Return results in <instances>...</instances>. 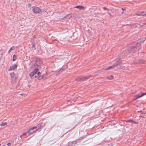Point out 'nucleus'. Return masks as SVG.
Returning a JSON list of instances; mask_svg holds the SVG:
<instances>
[{
  "instance_id": "nucleus-5",
  "label": "nucleus",
  "mask_w": 146,
  "mask_h": 146,
  "mask_svg": "<svg viewBox=\"0 0 146 146\" xmlns=\"http://www.w3.org/2000/svg\"><path fill=\"white\" fill-rule=\"evenodd\" d=\"M38 70V68H35L34 70L31 72L29 74L30 76H33L37 72Z\"/></svg>"
},
{
  "instance_id": "nucleus-30",
  "label": "nucleus",
  "mask_w": 146,
  "mask_h": 146,
  "mask_svg": "<svg viewBox=\"0 0 146 146\" xmlns=\"http://www.w3.org/2000/svg\"><path fill=\"white\" fill-rule=\"evenodd\" d=\"M11 144V143H7V145L9 146Z\"/></svg>"
},
{
  "instance_id": "nucleus-38",
  "label": "nucleus",
  "mask_w": 146,
  "mask_h": 146,
  "mask_svg": "<svg viewBox=\"0 0 146 146\" xmlns=\"http://www.w3.org/2000/svg\"><path fill=\"white\" fill-rule=\"evenodd\" d=\"M0 145H1V144H0Z\"/></svg>"
},
{
  "instance_id": "nucleus-37",
  "label": "nucleus",
  "mask_w": 146,
  "mask_h": 146,
  "mask_svg": "<svg viewBox=\"0 0 146 146\" xmlns=\"http://www.w3.org/2000/svg\"><path fill=\"white\" fill-rule=\"evenodd\" d=\"M143 24V25H145V24Z\"/></svg>"
},
{
  "instance_id": "nucleus-22",
  "label": "nucleus",
  "mask_w": 146,
  "mask_h": 146,
  "mask_svg": "<svg viewBox=\"0 0 146 146\" xmlns=\"http://www.w3.org/2000/svg\"><path fill=\"white\" fill-rule=\"evenodd\" d=\"M135 45H137V46L139 45L140 44V43L137 42H135Z\"/></svg>"
},
{
  "instance_id": "nucleus-28",
  "label": "nucleus",
  "mask_w": 146,
  "mask_h": 146,
  "mask_svg": "<svg viewBox=\"0 0 146 146\" xmlns=\"http://www.w3.org/2000/svg\"><path fill=\"white\" fill-rule=\"evenodd\" d=\"M121 10L123 11L124 10H125V8H123L121 9Z\"/></svg>"
},
{
  "instance_id": "nucleus-21",
  "label": "nucleus",
  "mask_w": 146,
  "mask_h": 146,
  "mask_svg": "<svg viewBox=\"0 0 146 146\" xmlns=\"http://www.w3.org/2000/svg\"><path fill=\"white\" fill-rule=\"evenodd\" d=\"M37 62H38V60H37V61H36V66H40V64L39 63H37Z\"/></svg>"
},
{
  "instance_id": "nucleus-1",
  "label": "nucleus",
  "mask_w": 146,
  "mask_h": 146,
  "mask_svg": "<svg viewBox=\"0 0 146 146\" xmlns=\"http://www.w3.org/2000/svg\"><path fill=\"white\" fill-rule=\"evenodd\" d=\"M45 125V124L44 123H41L38 124L36 127V129L35 130L31 132V133H33L36 131H37L39 129L43 127H44Z\"/></svg>"
},
{
  "instance_id": "nucleus-34",
  "label": "nucleus",
  "mask_w": 146,
  "mask_h": 146,
  "mask_svg": "<svg viewBox=\"0 0 146 146\" xmlns=\"http://www.w3.org/2000/svg\"><path fill=\"white\" fill-rule=\"evenodd\" d=\"M29 6H31V4H29Z\"/></svg>"
},
{
  "instance_id": "nucleus-15",
  "label": "nucleus",
  "mask_w": 146,
  "mask_h": 146,
  "mask_svg": "<svg viewBox=\"0 0 146 146\" xmlns=\"http://www.w3.org/2000/svg\"><path fill=\"white\" fill-rule=\"evenodd\" d=\"M36 129V127H33L30 129L28 130L29 131V132H33V131H33L35 129Z\"/></svg>"
},
{
  "instance_id": "nucleus-8",
  "label": "nucleus",
  "mask_w": 146,
  "mask_h": 146,
  "mask_svg": "<svg viewBox=\"0 0 146 146\" xmlns=\"http://www.w3.org/2000/svg\"><path fill=\"white\" fill-rule=\"evenodd\" d=\"M17 67V65L16 64H14L12 66H11L9 69V70H13Z\"/></svg>"
},
{
  "instance_id": "nucleus-29",
  "label": "nucleus",
  "mask_w": 146,
  "mask_h": 146,
  "mask_svg": "<svg viewBox=\"0 0 146 146\" xmlns=\"http://www.w3.org/2000/svg\"><path fill=\"white\" fill-rule=\"evenodd\" d=\"M134 123L135 124H137V122H136V121H133V122H132V123Z\"/></svg>"
},
{
  "instance_id": "nucleus-11",
  "label": "nucleus",
  "mask_w": 146,
  "mask_h": 146,
  "mask_svg": "<svg viewBox=\"0 0 146 146\" xmlns=\"http://www.w3.org/2000/svg\"><path fill=\"white\" fill-rule=\"evenodd\" d=\"M75 8L78 9L80 10H84V6H82L79 5V6H76L75 7Z\"/></svg>"
},
{
  "instance_id": "nucleus-4",
  "label": "nucleus",
  "mask_w": 146,
  "mask_h": 146,
  "mask_svg": "<svg viewBox=\"0 0 146 146\" xmlns=\"http://www.w3.org/2000/svg\"><path fill=\"white\" fill-rule=\"evenodd\" d=\"M145 61L143 60H135L133 61L134 64H139L144 63Z\"/></svg>"
},
{
  "instance_id": "nucleus-17",
  "label": "nucleus",
  "mask_w": 146,
  "mask_h": 146,
  "mask_svg": "<svg viewBox=\"0 0 146 146\" xmlns=\"http://www.w3.org/2000/svg\"><path fill=\"white\" fill-rule=\"evenodd\" d=\"M15 48V47L14 46H12L11 47L9 50L8 51V53H9L12 50H14Z\"/></svg>"
},
{
  "instance_id": "nucleus-18",
  "label": "nucleus",
  "mask_w": 146,
  "mask_h": 146,
  "mask_svg": "<svg viewBox=\"0 0 146 146\" xmlns=\"http://www.w3.org/2000/svg\"><path fill=\"white\" fill-rule=\"evenodd\" d=\"M113 78V76L112 75H111L108 78V79L110 80H111Z\"/></svg>"
},
{
  "instance_id": "nucleus-26",
  "label": "nucleus",
  "mask_w": 146,
  "mask_h": 146,
  "mask_svg": "<svg viewBox=\"0 0 146 146\" xmlns=\"http://www.w3.org/2000/svg\"><path fill=\"white\" fill-rule=\"evenodd\" d=\"M62 71H63L62 69H60V70L59 71V73L58 74H60L61 72H62Z\"/></svg>"
},
{
  "instance_id": "nucleus-13",
  "label": "nucleus",
  "mask_w": 146,
  "mask_h": 146,
  "mask_svg": "<svg viewBox=\"0 0 146 146\" xmlns=\"http://www.w3.org/2000/svg\"><path fill=\"white\" fill-rule=\"evenodd\" d=\"M7 124V122H2L0 124V126H4Z\"/></svg>"
},
{
  "instance_id": "nucleus-14",
  "label": "nucleus",
  "mask_w": 146,
  "mask_h": 146,
  "mask_svg": "<svg viewBox=\"0 0 146 146\" xmlns=\"http://www.w3.org/2000/svg\"><path fill=\"white\" fill-rule=\"evenodd\" d=\"M44 75L45 74H44L43 75H42L41 76H39L38 78V79L39 80H41L43 78Z\"/></svg>"
},
{
  "instance_id": "nucleus-16",
  "label": "nucleus",
  "mask_w": 146,
  "mask_h": 146,
  "mask_svg": "<svg viewBox=\"0 0 146 146\" xmlns=\"http://www.w3.org/2000/svg\"><path fill=\"white\" fill-rule=\"evenodd\" d=\"M72 15L70 14H68L64 17L66 19H69L71 17Z\"/></svg>"
},
{
  "instance_id": "nucleus-12",
  "label": "nucleus",
  "mask_w": 146,
  "mask_h": 146,
  "mask_svg": "<svg viewBox=\"0 0 146 146\" xmlns=\"http://www.w3.org/2000/svg\"><path fill=\"white\" fill-rule=\"evenodd\" d=\"M29 131H28H28H26V132H24V133H23L22 135H21V136H20V137H21V136H22V135H26V134H27V133H28L29 134V135H30V134H32V133H31V132H29Z\"/></svg>"
},
{
  "instance_id": "nucleus-10",
  "label": "nucleus",
  "mask_w": 146,
  "mask_h": 146,
  "mask_svg": "<svg viewBox=\"0 0 146 146\" xmlns=\"http://www.w3.org/2000/svg\"><path fill=\"white\" fill-rule=\"evenodd\" d=\"M145 95H146V93H143L140 96H138L137 95L136 96V98L133 99V100H136L141 97H142L143 96H144Z\"/></svg>"
},
{
  "instance_id": "nucleus-24",
  "label": "nucleus",
  "mask_w": 146,
  "mask_h": 146,
  "mask_svg": "<svg viewBox=\"0 0 146 146\" xmlns=\"http://www.w3.org/2000/svg\"><path fill=\"white\" fill-rule=\"evenodd\" d=\"M90 76H85V77H84V79H88ZM83 80H84V79Z\"/></svg>"
},
{
  "instance_id": "nucleus-32",
  "label": "nucleus",
  "mask_w": 146,
  "mask_h": 146,
  "mask_svg": "<svg viewBox=\"0 0 146 146\" xmlns=\"http://www.w3.org/2000/svg\"><path fill=\"white\" fill-rule=\"evenodd\" d=\"M108 13L109 15H111V14L110 13Z\"/></svg>"
},
{
  "instance_id": "nucleus-36",
  "label": "nucleus",
  "mask_w": 146,
  "mask_h": 146,
  "mask_svg": "<svg viewBox=\"0 0 146 146\" xmlns=\"http://www.w3.org/2000/svg\"><path fill=\"white\" fill-rule=\"evenodd\" d=\"M121 13H123V12H122Z\"/></svg>"
},
{
  "instance_id": "nucleus-33",
  "label": "nucleus",
  "mask_w": 146,
  "mask_h": 146,
  "mask_svg": "<svg viewBox=\"0 0 146 146\" xmlns=\"http://www.w3.org/2000/svg\"><path fill=\"white\" fill-rule=\"evenodd\" d=\"M10 74L11 75V77H13V76H12V73H11Z\"/></svg>"
},
{
  "instance_id": "nucleus-35",
  "label": "nucleus",
  "mask_w": 146,
  "mask_h": 146,
  "mask_svg": "<svg viewBox=\"0 0 146 146\" xmlns=\"http://www.w3.org/2000/svg\"><path fill=\"white\" fill-rule=\"evenodd\" d=\"M20 95H23V94H20Z\"/></svg>"
},
{
  "instance_id": "nucleus-3",
  "label": "nucleus",
  "mask_w": 146,
  "mask_h": 146,
  "mask_svg": "<svg viewBox=\"0 0 146 146\" xmlns=\"http://www.w3.org/2000/svg\"><path fill=\"white\" fill-rule=\"evenodd\" d=\"M120 60L118 62H117L116 63L114 64L113 66H109L106 68V70H108L111 68L113 69L115 68V67H116L118 65L120 64L119 62H120Z\"/></svg>"
},
{
  "instance_id": "nucleus-31",
  "label": "nucleus",
  "mask_w": 146,
  "mask_h": 146,
  "mask_svg": "<svg viewBox=\"0 0 146 146\" xmlns=\"http://www.w3.org/2000/svg\"><path fill=\"white\" fill-rule=\"evenodd\" d=\"M40 74H41V73L40 72H38L37 73V74H38V75H39Z\"/></svg>"
},
{
  "instance_id": "nucleus-6",
  "label": "nucleus",
  "mask_w": 146,
  "mask_h": 146,
  "mask_svg": "<svg viewBox=\"0 0 146 146\" xmlns=\"http://www.w3.org/2000/svg\"><path fill=\"white\" fill-rule=\"evenodd\" d=\"M136 15L138 16H145L146 15V12H145L144 11L136 13Z\"/></svg>"
},
{
  "instance_id": "nucleus-19",
  "label": "nucleus",
  "mask_w": 146,
  "mask_h": 146,
  "mask_svg": "<svg viewBox=\"0 0 146 146\" xmlns=\"http://www.w3.org/2000/svg\"><path fill=\"white\" fill-rule=\"evenodd\" d=\"M17 59V57L15 55H14L13 56V61H15Z\"/></svg>"
},
{
  "instance_id": "nucleus-2",
  "label": "nucleus",
  "mask_w": 146,
  "mask_h": 146,
  "mask_svg": "<svg viewBox=\"0 0 146 146\" xmlns=\"http://www.w3.org/2000/svg\"><path fill=\"white\" fill-rule=\"evenodd\" d=\"M32 9L33 11L35 13H40L41 12V9L39 7L33 6Z\"/></svg>"
},
{
  "instance_id": "nucleus-27",
  "label": "nucleus",
  "mask_w": 146,
  "mask_h": 146,
  "mask_svg": "<svg viewBox=\"0 0 146 146\" xmlns=\"http://www.w3.org/2000/svg\"><path fill=\"white\" fill-rule=\"evenodd\" d=\"M103 9H104V10H107L108 11V9H107L106 7H103Z\"/></svg>"
},
{
  "instance_id": "nucleus-7",
  "label": "nucleus",
  "mask_w": 146,
  "mask_h": 146,
  "mask_svg": "<svg viewBox=\"0 0 146 146\" xmlns=\"http://www.w3.org/2000/svg\"><path fill=\"white\" fill-rule=\"evenodd\" d=\"M136 46H131L130 48L129 51L130 52H134L135 50V48Z\"/></svg>"
},
{
  "instance_id": "nucleus-25",
  "label": "nucleus",
  "mask_w": 146,
  "mask_h": 146,
  "mask_svg": "<svg viewBox=\"0 0 146 146\" xmlns=\"http://www.w3.org/2000/svg\"><path fill=\"white\" fill-rule=\"evenodd\" d=\"M121 69H122L123 70H125L126 69V68L125 67H120Z\"/></svg>"
},
{
  "instance_id": "nucleus-20",
  "label": "nucleus",
  "mask_w": 146,
  "mask_h": 146,
  "mask_svg": "<svg viewBox=\"0 0 146 146\" xmlns=\"http://www.w3.org/2000/svg\"><path fill=\"white\" fill-rule=\"evenodd\" d=\"M3 54L1 50H0V60H1V58L2 56V55Z\"/></svg>"
},
{
  "instance_id": "nucleus-23",
  "label": "nucleus",
  "mask_w": 146,
  "mask_h": 146,
  "mask_svg": "<svg viewBox=\"0 0 146 146\" xmlns=\"http://www.w3.org/2000/svg\"><path fill=\"white\" fill-rule=\"evenodd\" d=\"M126 122H131V123H132V122H133V120H128Z\"/></svg>"
},
{
  "instance_id": "nucleus-9",
  "label": "nucleus",
  "mask_w": 146,
  "mask_h": 146,
  "mask_svg": "<svg viewBox=\"0 0 146 146\" xmlns=\"http://www.w3.org/2000/svg\"><path fill=\"white\" fill-rule=\"evenodd\" d=\"M145 95H146V93H143L140 96H138L137 95L136 96V98L133 99V100H136L141 97H142L143 96H144Z\"/></svg>"
}]
</instances>
